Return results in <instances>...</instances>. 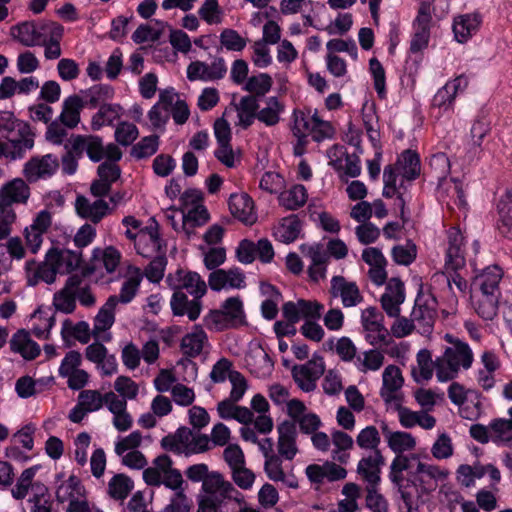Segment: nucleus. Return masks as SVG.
Returning <instances> with one entry per match:
<instances>
[{
	"label": "nucleus",
	"mask_w": 512,
	"mask_h": 512,
	"mask_svg": "<svg viewBox=\"0 0 512 512\" xmlns=\"http://www.w3.org/2000/svg\"><path fill=\"white\" fill-rule=\"evenodd\" d=\"M166 282L174 290L170 306L176 316L187 315L190 321H195L202 310L201 298L207 292L206 282L193 271L177 269L168 274Z\"/></svg>",
	"instance_id": "nucleus-1"
},
{
	"label": "nucleus",
	"mask_w": 512,
	"mask_h": 512,
	"mask_svg": "<svg viewBox=\"0 0 512 512\" xmlns=\"http://www.w3.org/2000/svg\"><path fill=\"white\" fill-rule=\"evenodd\" d=\"M448 345L442 355L435 358L436 378L439 382H448L458 377L461 369L468 370L474 361L469 345L450 334L445 335Z\"/></svg>",
	"instance_id": "nucleus-2"
},
{
	"label": "nucleus",
	"mask_w": 512,
	"mask_h": 512,
	"mask_svg": "<svg viewBox=\"0 0 512 512\" xmlns=\"http://www.w3.org/2000/svg\"><path fill=\"white\" fill-rule=\"evenodd\" d=\"M62 25L47 20L25 21L10 28V35L25 47L45 44Z\"/></svg>",
	"instance_id": "nucleus-3"
},
{
	"label": "nucleus",
	"mask_w": 512,
	"mask_h": 512,
	"mask_svg": "<svg viewBox=\"0 0 512 512\" xmlns=\"http://www.w3.org/2000/svg\"><path fill=\"white\" fill-rule=\"evenodd\" d=\"M143 479L149 486L164 485L169 489L180 488L184 484L181 472L173 467L172 459L166 454L153 460L152 465L143 471Z\"/></svg>",
	"instance_id": "nucleus-4"
},
{
	"label": "nucleus",
	"mask_w": 512,
	"mask_h": 512,
	"mask_svg": "<svg viewBox=\"0 0 512 512\" xmlns=\"http://www.w3.org/2000/svg\"><path fill=\"white\" fill-rule=\"evenodd\" d=\"M257 109L258 104L255 97L244 96L239 104H231L225 109L222 117L215 121L213 128H230L229 118L233 115L238 118V121L234 123L235 125L251 126L256 118Z\"/></svg>",
	"instance_id": "nucleus-5"
},
{
	"label": "nucleus",
	"mask_w": 512,
	"mask_h": 512,
	"mask_svg": "<svg viewBox=\"0 0 512 512\" xmlns=\"http://www.w3.org/2000/svg\"><path fill=\"white\" fill-rule=\"evenodd\" d=\"M449 475L448 469L422 461H418L415 470L411 472L414 483L422 494L435 491L439 483L446 481Z\"/></svg>",
	"instance_id": "nucleus-6"
},
{
	"label": "nucleus",
	"mask_w": 512,
	"mask_h": 512,
	"mask_svg": "<svg viewBox=\"0 0 512 512\" xmlns=\"http://www.w3.org/2000/svg\"><path fill=\"white\" fill-rule=\"evenodd\" d=\"M384 317L375 307H368L361 313V324L364 330L365 340L372 346H381L382 341H387L389 331L383 324Z\"/></svg>",
	"instance_id": "nucleus-7"
},
{
	"label": "nucleus",
	"mask_w": 512,
	"mask_h": 512,
	"mask_svg": "<svg viewBox=\"0 0 512 512\" xmlns=\"http://www.w3.org/2000/svg\"><path fill=\"white\" fill-rule=\"evenodd\" d=\"M324 371L323 358L313 355L307 363L295 365L292 369V376L301 390L310 392L316 388V381L323 375Z\"/></svg>",
	"instance_id": "nucleus-8"
},
{
	"label": "nucleus",
	"mask_w": 512,
	"mask_h": 512,
	"mask_svg": "<svg viewBox=\"0 0 512 512\" xmlns=\"http://www.w3.org/2000/svg\"><path fill=\"white\" fill-rule=\"evenodd\" d=\"M59 168L58 158L53 154L35 156L23 166V177L29 183H36L52 177Z\"/></svg>",
	"instance_id": "nucleus-9"
},
{
	"label": "nucleus",
	"mask_w": 512,
	"mask_h": 512,
	"mask_svg": "<svg viewBox=\"0 0 512 512\" xmlns=\"http://www.w3.org/2000/svg\"><path fill=\"white\" fill-rule=\"evenodd\" d=\"M30 196L29 182L25 178H14L0 188V208L14 209V204L26 205Z\"/></svg>",
	"instance_id": "nucleus-10"
},
{
	"label": "nucleus",
	"mask_w": 512,
	"mask_h": 512,
	"mask_svg": "<svg viewBox=\"0 0 512 512\" xmlns=\"http://www.w3.org/2000/svg\"><path fill=\"white\" fill-rule=\"evenodd\" d=\"M465 263V238L458 227H451L447 231L445 268L456 272L463 268Z\"/></svg>",
	"instance_id": "nucleus-11"
},
{
	"label": "nucleus",
	"mask_w": 512,
	"mask_h": 512,
	"mask_svg": "<svg viewBox=\"0 0 512 512\" xmlns=\"http://www.w3.org/2000/svg\"><path fill=\"white\" fill-rule=\"evenodd\" d=\"M227 66L222 57L215 58L211 64L193 61L187 67V78L190 81H215L225 77Z\"/></svg>",
	"instance_id": "nucleus-12"
},
{
	"label": "nucleus",
	"mask_w": 512,
	"mask_h": 512,
	"mask_svg": "<svg viewBox=\"0 0 512 512\" xmlns=\"http://www.w3.org/2000/svg\"><path fill=\"white\" fill-rule=\"evenodd\" d=\"M34 146V133L31 130H18L15 135L5 141L0 140V158L11 160L22 158Z\"/></svg>",
	"instance_id": "nucleus-13"
},
{
	"label": "nucleus",
	"mask_w": 512,
	"mask_h": 512,
	"mask_svg": "<svg viewBox=\"0 0 512 512\" xmlns=\"http://www.w3.org/2000/svg\"><path fill=\"white\" fill-rule=\"evenodd\" d=\"M405 301L404 283L399 278L388 280L385 291L381 295V307L388 317H398L401 304Z\"/></svg>",
	"instance_id": "nucleus-14"
},
{
	"label": "nucleus",
	"mask_w": 512,
	"mask_h": 512,
	"mask_svg": "<svg viewBox=\"0 0 512 512\" xmlns=\"http://www.w3.org/2000/svg\"><path fill=\"white\" fill-rule=\"evenodd\" d=\"M300 250L304 257L311 261L308 267V274L313 281H318L325 277L326 265L329 260V254L325 245L322 243L302 244Z\"/></svg>",
	"instance_id": "nucleus-15"
},
{
	"label": "nucleus",
	"mask_w": 512,
	"mask_h": 512,
	"mask_svg": "<svg viewBox=\"0 0 512 512\" xmlns=\"http://www.w3.org/2000/svg\"><path fill=\"white\" fill-rule=\"evenodd\" d=\"M329 292L333 297H340L344 308L355 307L363 301V295L357 284L346 280L343 276L332 277Z\"/></svg>",
	"instance_id": "nucleus-16"
},
{
	"label": "nucleus",
	"mask_w": 512,
	"mask_h": 512,
	"mask_svg": "<svg viewBox=\"0 0 512 512\" xmlns=\"http://www.w3.org/2000/svg\"><path fill=\"white\" fill-rule=\"evenodd\" d=\"M27 283L30 286H36L40 282L52 284L56 280L58 272L54 261L50 259L49 252L46 253L45 260L42 263L27 261L25 264Z\"/></svg>",
	"instance_id": "nucleus-17"
},
{
	"label": "nucleus",
	"mask_w": 512,
	"mask_h": 512,
	"mask_svg": "<svg viewBox=\"0 0 512 512\" xmlns=\"http://www.w3.org/2000/svg\"><path fill=\"white\" fill-rule=\"evenodd\" d=\"M208 284L214 291L241 289L245 286V275L239 268L217 269L210 273Z\"/></svg>",
	"instance_id": "nucleus-18"
},
{
	"label": "nucleus",
	"mask_w": 512,
	"mask_h": 512,
	"mask_svg": "<svg viewBox=\"0 0 512 512\" xmlns=\"http://www.w3.org/2000/svg\"><path fill=\"white\" fill-rule=\"evenodd\" d=\"M435 316L436 300L433 297L430 299L419 297L416 299L411 318L417 328L423 333L429 332L433 327Z\"/></svg>",
	"instance_id": "nucleus-19"
},
{
	"label": "nucleus",
	"mask_w": 512,
	"mask_h": 512,
	"mask_svg": "<svg viewBox=\"0 0 512 512\" xmlns=\"http://www.w3.org/2000/svg\"><path fill=\"white\" fill-rule=\"evenodd\" d=\"M80 275L73 274L68 277L64 287L56 292L53 297V305L57 311L71 314L76 309L75 291L79 288Z\"/></svg>",
	"instance_id": "nucleus-20"
},
{
	"label": "nucleus",
	"mask_w": 512,
	"mask_h": 512,
	"mask_svg": "<svg viewBox=\"0 0 512 512\" xmlns=\"http://www.w3.org/2000/svg\"><path fill=\"white\" fill-rule=\"evenodd\" d=\"M75 210L81 218L97 224L109 213V205L102 199L91 202L84 196H78Z\"/></svg>",
	"instance_id": "nucleus-21"
},
{
	"label": "nucleus",
	"mask_w": 512,
	"mask_h": 512,
	"mask_svg": "<svg viewBox=\"0 0 512 512\" xmlns=\"http://www.w3.org/2000/svg\"><path fill=\"white\" fill-rule=\"evenodd\" d=\"M93 128L111 126L113 128H136L134 124L127 125L121 119V107L119 105H102L98 112L92 117Z\"/></svg>",
	"instance_id": "nucleus-22"
},
{
	"label": "nucleus",
	"mask_w": 512,
	"mask_h": 512,
	"mask_svg": "<svg viewBox=\"0 0 512 512\" xmlns=\"http://www.w3.org/2000/svg\"><path fill=\"white\" fill-rule=\"evenodd\" d=\"M278 452L287 460H292L298 452L297 431L294 423L283 422L278 426Z\"/></svg>",
	"instance_id": "nucleus-23"
},
{
	"label": "nucleus",
	"mask_w": 512,
	"mask_h": 512,
	"mask_svg": "<svg viewBox=\"0 0 512 512\" xmlns=\"http://www.w3.org/2000/svg\"><path fill=\"white\" fill-rule=\"evenodd\" d=\"M383 182V196L386 198H391L395 195L398 196L397 206L400 207L401 217L404 219L405 199L399 191V189L403 186V182L401 183V174L398 172L394 165H388L384 168Z\"/></svg>",
	"instance_id": "nucleus-24"
},
{
	"label": "nucleus",
	"mask_w": 512,
	"mask_h": 512,
	"mask_svg": "<svg viewBox=\"0 0 512 512\" xmlns=\"http://www.w3.org/2000/svg\"><path fill=\"white\" fill-rule=\"evenodd\" d=\"M229 208L231 213L245 224H253L256 221L254 202L246 193L232 194Z\"/></svg>",
	"instance_id": "nucleus-25"
},
{
	"label": "nucleus",
	"mask_w": 512,
	"mask_h": 512,
	"mask_svg": "<svg viewBox=\"0 0 512 512\" xmlns=\"http://www.w3.org/2000/svg\"><path fill=\"white\" fill-rule=\"evenodd\" d=\"M84 100L79 95H70L62 103V111L57 119L65 128H76L80 122V112Z\"/></svg>",
	"instance_id": "nucleus-26"
},
{
	"label": "nucleus",
	"mask_w": 512,
	"mask_h": 512,
	"mask_svg": "<svg viewBox=\"0 0 512 512\" xmlns=\"http://www.w3.org/2000/svg\"><path fill=\"white\" fill-rule=\"evenodd\" d=\"M209 345L206 332L198 325L194 326L190 333H187L181 341V351L187 357L199 356L205 347Z\"/></svg>",
	"instance_id": "nucleus-27"
},
{
	"label": "nucleus",
	"mask_w": 512,
	"mask_h": 512,
	"mask_svg": "<svg viewBox=\"0 0 512 512\" xmlns=\"http://www.w3.org/2000/svg\"><path fill=\"white\" fill-rule=\"evenodd\" d=\"M264 470L268 478L275 482H282L286 486L296 488L297 480L292 475H287L282 467V460L278 455L265 451Z\"/></svg>",
	"instance_id": "nucleus-28"
},
{
	"label": "nucleus",
	"mask_w": 512,
	"mask_h": 512,
	"mask_svg": "<svg viewBox=\"0 0 512 512\" xmlns=\"http://www.w3.org/2000/svg\"><path fill=\"white\" fill-rule=\"evenodd\" d=\"M502 275V270L498 266H489L474 277L472 285L480 293L500 294L499 283Z\"/></svg>",
	"instance_id": "nucleus-29"
},
{
	"label": "nucleus",
	"mask_w": 512,
	"mask_h": 512,
	"mask_svg": "<svg viewBox=\"0 0 512 512\" xmlns=\"http://www.w3.org/2000/svg\"><path fill=\"white\" fill-rule=\"evenodd\" d=\"M48 252L60 274H66L77 269L82 262V253L79 251L51 248Z\"/></svg>",
	"instance_id": "nucleus-30"
},
{
	"label": "nucleus",
	"mask_w": 512,
	"mask_h": 512,
	"mask_svg": "<svg viewBox=\"0 0 512 512\" xmlns=\"http://www.w3.org/2000/svg\"><path fill=\"white\" fill-rule=\"evenodd\" d=\"M382 464V456L379 450L374 451L372 455L363 457L357 466V472L367 486H378L380 482V465Z\"/></svg>",
	"instance_id": "nucleus-31"
},
{
	"label": "nucleus",
	"mask_w": 512,
	"mask_h": 512,
	"mask_svg": "<svg viewBox=\"0 0 512 512\" xmlns=\"http://www.w3.org/2000/svg\"><path fill=\"white\" fill-rule=\"evenodd\" d=\"M394 166L401 174V183L404 182V180L412 181L416 179L421 172L419 155L409 149L401 153Z\"/></svg>",
	"instance_id": "nucleus-32"
},
{
	"label": "nucleus",
	"mask_w": 512,
	"mask_h": 512,
	"mask_svg": "<svg viewBox=\"0 0 512 512\" xmlns=\"http://www.w3.org/2000/svg\"><path fill=\"white\" fill-rule=\"evenodd\" d=\"M91 336H93V332L86 321H79L75 323L70 319H65L62 323L61 337L67 344L72 340H77L82 344H87L90 341Z\"/></svg>",
	"instance_id": "nucleus-33"
},
{
	"label": "nucleus",
	"mask_w": 512,
	"mask_h": 512,
	"mask_svg": "<svg viewBox=\"0 0 512 512\" xmlns=\"http://www.w3.org/2000/svg\"><path fill=\"white\" fill-rule=\"evenodd\" d=\"M202 491L205 492V496L217 500L223 496H231V493L234 492V486L231 482L225 480L221 473L211 471L202 484Z\"/></svg>",
	"instance_id": "nucleus-34"
},
{
	"label": "nucleus",
	"mask_w": 512,
	"mask_h": 512,
	"mask_svg": "<svg viewBox=\"0 0 512 512\" xmlns=\"http://www.w3.org/2000/svg\"><path fill=\"white\" fill-rule=\"evenodd\" d=\"M382 379L381 397L386 402L397 400L396 393L404 381L400 369L395 365H388L383 371Z\"/></svg>",
	"instance_id": "nucleus-35"
},
{
	"label": "nucleus",
	"mask_w": 512,
	"mask_h": 512,
	"mask_svg": "<svg viewBox=\"0 0 512 512\" xmlns=\"http://www.w3.org/2000/svg\"><path fill=\"white\" fill-rule=\"evenodd\" d=\"M481 21L478 14H465L456 17L453 23L456 40L460 43L466 42L478 31Z\"/></svg>",
	"instance_id": "nucleus-36"
},
{
	"label": "nucleus",
	"mask_w": 512,
	"mask_h": 512,
	"mask_svg": "<svg viewBox=\"0 0 512 512\" xmlns=\"http://www.w3.org/2000/svg\"><path fill=\"white\" fill-rule=\"evenodd\" d=\"M118 304L117 296L113 295L108 298L106 303L100 308L94 318V327L92 329L94 338H99L100 333L108 330L115 321V308Z\"/></svg>",
	"instance_id": "nucleus-37"
},
{
	"label": "nucleus",
	"mask_w": 512,
	"mask_h": 512,
	"mask_svg": "<svg viewBox=\"0 0 512 512\" xmlns=\"http://www.w3.org/2000/svg\"><path fill=\"white\" fill-rule=\"evenodd\" d=\"M9 343L11 350L21 354L24 359L32 360L40 354L39 345L30 338L25 330L17 331Z\"/></svg>",
	"instance_id": "nucleus-38"
},
{
	"label": "nucleus",
	"mask_w": 512,
	"mask_h": 512,
	"mask_svg": "<svg viewBox=\"0 0 512 512\" xmlns=\"http://www.w3.org/2000/svg\"><path fill=\"white\" fill-rule=\"evenodd\" d=\"M137 253L145 258L154 257L157 254H166V250L162 248V242L156 231L151 229L148 232L141 231L139 240L135 243Z\"/></svg>",
	"instance_id": "nucleus-39"
},
{
	"label": "nucleus",
	"mask_w": 512,
	"mask_h": 512,
	"mask_svg": "<svg viewBox=\"0 0 512 512\" xmlns=\"http://www.w3.org/2000/svg\"><path fill=\"white\" fill-rule=\"evenodd\" d=\"M436 373L435 360L429 350L422 349L417 353V365L412 368V376L417 383L428 381Z\"/></svg>",
	"instance_id": "nucleus-40"
},
{
	"label": "nucleus",
	"mask_w": 512,
	"mask_h": 512,
	"mask_svg": "<svg viewBox=\"0 0 512 512\" xmlns=\"http://www.w3.org/2000/svg\"><path fill=\"white\" fill-rule=\"evenodd\" d=\"M383 433L387 439L388 446L397 454L411 451L416 446L415 438L410 433L401 431L391 432L387 426L383 427Z\"/></svg>",
	"instance_id": "nucleus-41"
},
{
	"label": "nucleus",
	"mask_w": 512,
	"mask_h": 512,
	"mask_svg": "<svg viewBox=\"0 0 512 512\" xmlns=\"http://www.w3.org/2000/svg\"><path fill=\"white\" fill-rule=\"evenodd\" d=\"M142 279L143 273L141 269L130 267L128 269V276L122 284L120 294L117 296L118 302L129 303L135 297Z\"/></svg>",
	"instance_id": "nucleus-42"
},
{
	"label": "nucleus",
	"mask_w": 512,
	"mask_h": 512,
	"mask_svg": "<svg viewBox=\"0 0 512 512\" xmlns=\"http://www.w3.org/2000/svg\"><path fill=\"white\" fill-rule=\"evenodd\" d=\"M331 442L335 446L332 459L342 464L347 463L349 454L346 451L350 450L354 444L352 437L343 431L335 430L331 433Z\"/></svg>",
	"instance_id": "nucleus-43"
},
{
	"label": "nucleus",
	"mask_w": 512,
	"mask_h": 512,
	"mask_svg": "<svg viewBox=\"0 0 512 512\" xmlns=\"http://www.w3.org/2000/svg\"><path fill=\"white\" fill-rule=\"evenodd\" d=\"M308 198L307 190L303 185L297 184L279 195V203L287 210H296L302 207Z\"/></svg>",
	"instance_id": "nucleus-44"
},
{
	"label": "nucleus",
	"mask_w": 512,
	"mask_h": 512,
	"mask_svg": "<svg viewBox=\"0 0 512 512\" xmlns=\"http://www.w3.org/2000/svg\"><path fill=\"white\" fill-rule=\"evenodd\" d=\"M92 259L95 262H99L108 273H113L120 264L121 253L113 246H108L104 249L95 248Z\"/></svg>",
	"instance_id": "nucleus-45"
},
{
	"label": "nucleus",
	"mask_w": 512,
	"mask_h": 512,
	"mask_svg": "<svg viewBox=\"0 0 512 512\" xmlns=\"http://www.w3.org/2000/svg\"><path fill=\"white\" fill-rule=\"evenodd\" d=\"M218 141V149L215 151L216 158L227 167L234 166V152L230 145V130H215Z\"/></svg>",
	"instance_id": "nucleus-46"
},
{
	"label": "nucleus",
	"mask_w": 512,
	"mask_h": 512,
	"mask_svg": "<svg viewBox=\"0 0 512 512\" xmlns=\"http://www.w3.org/2000/svg\"><path fill=\"white\" fill-rule=\"evenodd\" d=\"M384 354L379 349H370L356 358V366L359 371H378L384 364Z\"/></svg>",
	"instance_id": "nucleus-47"
},
{
	"label": "nucleus",
	"mask_w": 512,
	"mask_h": 512,
	"mask_svg": "<svg viewBox=\"0 0 512 512\" xmlns=\"http://www.w3.org/2000/svg\"><path fill=\"white\" fill-rule=\"evenodd\" d=\"M300 221L292 215L282 220L276 228L275 235L283 243H291L297 239L300 233Z\"/></svg>",
	"instance_id": "nucleus-48"
},
{
	"label": "nucleus",
	"mask_w": 512,
	"mask_h": 512,
	"mask_svg": "<svg viewBox=\"0 0 512 512\" xmlns=\"http://www.w3.org/2000/svg\"><path fill=\"white\" fill-rule=\"evenodd\" d=\"M499 230L502 234L512 233V191H508L501 197L498 203Z\"/></svg>",
	"instance_id": "nucleus-49"
},
{
	"label": "nucleus",
	"mask_w": 512,
	"mask_h": 512,
	"mask_svg": "<svg viewBox=\"0 0 512 512\" xmlns=\"http://www.w3.org/2000/svg\"><path fill=\"white\" fill-rule=\"evenodd\" d=\"M492 442L497 445H509L512 442V423L505 418H497L490 422Z\"/></svg>",
	"instance_id": "nucleus-50"
},
{
	"label": "nucleus",
	"mask_w": 512,
	"mask_h": 512,
	"mask_svg": "<svg viewBox=\"0 0 512 512\" xmlns=\"http://www.w3.org/2000/svg\"><path fill=\"white\" fill-rule=\"evenodd\" d=\"M500 294L481 293L477 299L476 312L485 320H492L498 309V300Z\"/></svg>",
	"instance_id": "nucleus-51"
},
{
	"label": "nucleus",
	"mask_w": 512,
	"mask_h": 512,
	"mask_svg": "<svg viewBox=\"0 0 512 512\" xmlns=\"http://www.w3.org/2000/svg\"><path fill=\"white\" fill-rule=\"evenodd\" d=\"M133 489V481L124 474H117L108 483V493L115 500H124Z\"/></svg>",
	"instance_id": "nucleus-52"
},
{
	"label": "nucleus",
	"mask_w": 512,
	"mask_h": 512,
	"mask_svg": "<svg viewBox=\"0 0 512 512\" xmlns=\"http://www.w3.org/2000/svg\"><path fill=\"white\" fill-rule=\"evenodd\" d=\"M159 147V136L150 135L142 138L131 148V156L135 159H144L156 153Z\"/></svg>",
	"instance_id": "nucleus-53"
},
{
	"label": "nucleus",
	"mask_w": 512,
	"mask_h": 512,
	"mask_svg": "<svg viewBox=\"0 0 512 512\" xmlns=\"http://www.w3.org/2000/svg\"><path fill=\"white\" fill-rule=\"evenodd\" d=\"M272 77L267 73H260L247 79L244 89L256 96H264L272 87Z\"/></svg>",
	"instance_id": "nucleus-54"
},
{
	"label": "nucleus",
	"mask_w": 512,
	"mask_h": 512,
	"mask_svg": "<svg viewBox=\"0 0 512 512\" xmlns=\"http://www.w3.org/2000/svg\"><path fill=\"white\" fill-rule=\"evenodd\" d=\"M112 90L109 86L94 85L88 90L83 92L82 99L84 100V107L87 105L91 108L97 107L101 102L110 98Z\"/></svg>",
	"instance_id": "nucleus-55"
},
{
	"label": "nucleus",
	"mask_w": 512,
	"mask_h": 512,
	"mask_svg": "<svg viewBox=\"0 0 512 512\" xmlns=\"http://www.w3.org/2000/svg\"><path fill=\"white\" fill-rule=\"evenodd\" d=\"M36 467H30L25 469L20 477L18 478V481L14 488H12L11 493L12 496L17 500L24 499L29 490H31V487L33 485V478L36 474Z\"/></svg>",
	"instance_id": "nucleus-56"
},
{
	"label": "nucleus",
	"mask_w": 512,
	"mask_h": 512,
	"mask_svg": "<svg viewBox=\"0 0 512 512\" xmlns=\"http://www.w3.org/2000/svg\"><path fill=\"white\" fill-rule=\"evenodd\" d=\"M220 43L228 51H242L247 45V39L242 37L238 31L230 28L224 29L220 34Z\"/></svg>",
	"instance_id": "nucleus-57"
},
{
	"label": "nucleus",
	"mask_w": 512,
	"mask_h": 512,
	"mask_svg": "<svg viewBox=\"0 0 512 512\" xmlns=\"http://www.w3.org/2000/svg\"><path fill=\"white\" fill-rule=\"evenodd\" d=\"M282 106L276 97H270L267 102V107L261 109L256 118L267 126H274L279 121V113Z\"/></svg>",
	"instance_id": "nucleus-58"
},
{
	"label": "nucleus",
	"mask_w": 512,
	"mask_h": 512,
	"mask_svg": "<svg viewBox=\"0 0 512 512\" xmlns=\"http://www.w3.org/2000/svg\"><path fill=\"white\" fill-rule=\"evenodd\" d=\"M198 14L207 24H220L222 22V9L218 0H205L198 10Z\"/></svg>",
	"instance_id": "nucleus-59"
},
{
	"label": "nucleus",
	"mask_w": 512,
	"mask_h": 512,
	"mask_svg": "<svg viewBox=\"0 0 512 512\" xmlns=\"http://www.w3.org/2000/svg\"><path fill=\"white\" fill-rule=\"evenodd\" d=\"M81 486L77 477L70 476L64 481L56 491V498L59 502L75 500L76 496L80 494Z\"/></svg>",
	"instance_id": "nucleus-60"
},
{
	"label": "nucleus",
	"mask_w": 512,
	"mask_h": 512,
	"mask_svg": "<svg viewBox=\"0 0 512 512\" xmlns=\"http://www.w3.org/2000/svg\"><path fill=\"white\" fill-rule=\"evenodd\" d=\"M104 400V395L98 390H83L78 395V402L89 413L100 410Z\"/></svg>",
	"instance_id": "nucleus-61"
},
{
	"label": "nucleus",
	"mask_w": 512,
	"mask_h": 512,
	"mask_svg": "<svg viewBox=\"0 0 512 512\" xmlns=\"http://www.w3.org/2000/svg\"><path fill=\"white\" fill-rule=\"evenodd\" d=\"M151 261L145 268L143 275L151 282L158 283L164 276L165 267L167 265L166 254H157L150 257Z\"/></svg>",
	"instance_id": "nucleus-62"
},
{
	"label": "nucleus",
	"mask_w": 512,
	"mask_h": 512,
	"mask_svg": "<svg viewBox=\"0 0 512 512\" xmlns=\"http://www.w3.org/2000/svg\"><path fill=\"white\" fill-rule=\"evenodd\" d=\"M174 494L170 503L163 509L164 512H189L191 501L184 492L183 485L180 488L172 489Z\"/></svg>",
	"instance_id": "nucleus-63"
},
{
	"label": "nucleus",
	"mask_w": 512,
	"mask_h": 512,
	"mask_svg": "<svg viewBox=\"0 0 512 512\" xmlns=\"http://www.w3.org/2000/svg\"><path fill=\"white\" fill-rule=\"evenodd\" d=\"M378 486H366V507L372 512H388V502L378 492Z\"/></svg>",
	"instance_id": "nucleus-64"
}]
</instances>
